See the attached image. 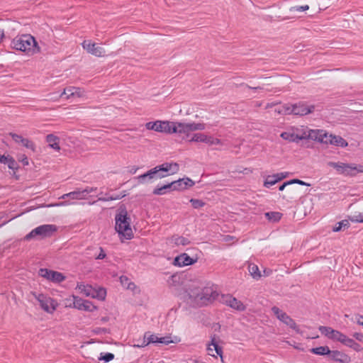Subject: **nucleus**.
Instances as JSON below:
<instances>
[{
	"label": "nucleus",
	"mask_w": 363,
	"mask_h": 363,
	"mask_svg": "<svg viewBox=\"0 0 363 363\" xmlns=\"http://www.w3.org/2000/svg\"><path fill=\"white\" fill-rule=\"evenodd\" d=\"M145 127L147 130H153L157 132L184 135L183 138H184L188 137L191 132L204 130L205 124L194 122L180 123L156 121L147 123Z\"/></svg>",
	"instance_id": "f257e3e1"
},
{
	"label": "nucleus",
	"mask_w": 363,
	"mask_h": 363,
	"mask_svg": "<svg viewBox=\"0 0 363 363\" xmlns=\"http://www.w3.org/2000/svg\"><path fill=\"white\" fill-rule=\"evenodd\" d=\"M218 296L213 287H193L186 291V301L192 307H202L211 303Z\"/></svg>",
	"instance_id": "f03ea898"
},
{
	"label": "nucleus",
	"mask_w": 363,
	"mask_h": 363,
	"mask_svg": "<svg viewBox=\"0 0 363 363\" xmlns=\"http://www.w3.org/2000/svg\"><path fill=\"white\" fill-rule=\"evenodd\" d=\"M11 47L16 50L27 52L28 55H33L40 51L35 38L30 34L17 35L12 40Z\"/></svg>",
	"instance_id": "7ed1b4c3"
},
{
	"label": "nucleus",
	"mask_w": 363,
	"mask_h": 363,
	"mask_svg": "<svg viewBox=\"0 0 363 363\" xmlns=\"http://www.w3.org/2000/svg\"><path fill=\"white\" fill-rule=\"evenodd\" d=\"M115 220V228L117 233L126 240L132 239L133 233L130 224V218L125 208L120 209L119 212L116 213Z\"/></svg>",
	"instance_id": "20e7f679"
},
{
	"label": "nucleus",
	"mask_w": 363,
	"mask_h": 363,
	"mask_svg": "<svg viewBox=\"0 0 363 363\" xmlns=\"http://www.w3.org/2000/svg\"><path fill=\"white\" fill-rule=\"evenodd\" d=\"M57 228L55 225H41L32 230L28 234H27L25 236L24 239L26 240H30L33 238L41 240L47 238H50L55 232H57Z\"/></svg>",
	"instance_id": "39448f33"
},
{
	"label": "nucleus",
	"mask_w": 363,
	"mask_h": 363,
	"mask_svg": "<svg viewBox=\"0 0 363 363\" xmlns=\"http://www.w3.org/2000/svg\"><path fill=\"white\" fill-rule=\"evenodd\" d=\"M33 295L38 300L40 303V306L43 310L48 313H53V312L56 310L58 303L57 301L43 294H36L33 293Z\"/></svg>",
	"instance_id": "423d86ee"
},
{
	"label": "nucleus",
	"mask_w": 363,
	"mask_h": 363,
	"mask_svg": "<svg viewBox=\"0 0 363 363\" xmlns=\"http://www.w3.org/2000/svg\"><path fill=\"white\" fill-rule=\"evenodd\" d=\"M39 276L55 283H61L65 279V277L61 272L41 268L38 271Z\"/></svg>",
	"instance_id": "0eeeda50"
},
{
	"label": "nucleus",
	"mask_w": 363,
	"mask_h": 363,
	"mask_svg": "<svg viewBox=\"0 0 363 363\" xmlns=\"http://www.w3.org/2000/svg\"><path fill=\"white\" fill-rule=\"evenodd\" d=\"M272 311L279 320L283 322L289 328L296 330L297 332L298 331V326L296 325L295 321L285 312L282 311L277 306H273L272 308Z\"/></svg>",
	"instance_id": "6e6552de"
},
{
	"label": "nucleus",
	"mask_w": 363,
	"mask_h": 363,
	"mask_svg": "<svg viewBox=\"0 0 363 363\" xmlns=\"http://www.w3.org/2000/svg\"><path fill=\"white\" fill-rule=\"evenodd\" d=\"M221 301L228 306H230L238 311H244L246 309V306L242 303V302L238 300L230 294L223 295Z\"/></svg>",
	"instance_id": "1a4fd4ad"
},
{
	"label": "nucleus",
	"mask_w": 363,
	"mask_h": 363,
	"mask_svg": "<svg viewBox=\"0 0 363 363\" xmlns=\"http://www.w3.org/2000/svg\"><path fill=\"white\" fill-rule=\"evenodd\" d=\"M160 174L163 175V178L169 175L173 174L178 172L179 164L176 162H164L160 165H157L155 167Z\"/></svg>",
	"instance_id": "9d476101"
},
{
	"label": "nucleus",
	"mask_w": 363,
	"mask_h": 363,
	"mask_svg": "<svg viewBox=\"0 0 363 363\" xmlns=\"http://www.w3.org/2000/svg\"><path fill=\"white\" fill-rule=\"evenodd\" d=\"M73 307L78 310L91 312L96 309V307L91 301L75 296H73Z\"/></svg>",
	"instance_id": "9b49d317"
},
{
	"label": "nucleus",
	"mask_w": 363,
	"mask_h": 363,
	"mask_svg": "<svg viewBox=\"0 0 363 363\" xmlns=\"http://www.w3.org/2000/svg\"><path fill=\"white\" fill-rule=\"evenodd\" d=\"M163 175L160 174L157 170L154 167L147 171L146 173L137 177L139 184H145L152 182L154 179H162Z\"/></svg>",
	"instance_id": "f8f14e48"
},
{
	"label": "nucleus",
	"mask_w": 363,
	"mask_h": 363,
	"mask_svg": "<svg viewBox=\"0 0 363 363\" xmlns=\"http://www.w3.org/2000/svg\"><path fill=\"white\" fill-rule=\"evenodd\" d=\"M82 47L89 53L96 57L105 55V50L102 47L98 46L96 43H92L91 40H84L82 43Z\"/></svg>",
	"instance_id": "ddd939ff"
},
{
	"label": "nucleus",
	"mask_w": 363,
	"mask_h": 363,
	"mask_svg": "<svg viewBox=\"0 0 363 363\" xmlns=\"http://www.w3.org/2000/svg\"><path fill=\"white\" fill-rule=\"evenodd\" d=\"M293 114L301 116H306L308 113H313L315 109V106H307L303 102H298L297 104H293Z\"/></svg>",
	"instance_id": "4468645a"
},
{
	"label": "nucleus",
	"mask_w": 363,
	"mask_h": 363,
	"mask_svg": "<svg viewBox=\"0 0 363 363\" xmlns=\"http://www.w3.org/2000/svg\"><path fill=\"white\" fill-rule=\"evenodd\" d=\"M189 141L193 142H202L208 145H220L222 142L218 138H214L211 136L206 135L203 133H196L193 135Z\"/></svg>",
	"instance_id": "2eb2a0df"
},
{
	"label": "nucleus",
	"mask_w": 363,
	"mask_h": 363,
	"mask_svg": "<svg viewBox=\"0 0 363 363\" xmlns=\"http://www.w3.org/2000/svg\"><path fill=\"white\" fill-rule=\"evenodd\" d=\"M173 191H182L188 189L194 185V182L189 178L179 179L172 182Z\"/></svg>",
	"instance_id": "dca6fc26"
},
{
	"label": "nucleus",
	"mask_w": 363,
	"mask_h": 363,
	"mask_svg": "<svg viewBox=\"0 0 363 363\" xmlns=\"http://www.w3.org/2000/svg\"><path fill=\"white\" fill-rule=\"evenodd\" d=\"M329 359L340 363H350L351 362L349 355L338 350H330Z\"/></svg>",
	"instance_id": "f3484780"
},
{
	"label": "nucleus",
	"mask_w": 363,
	"mask_h": 363,
	"mask_svg": "<svg viewBox=\"0 0 363 363\" xmlns=\"http://www.w3.org/2000/svg\"><path fill=\"white\" fill-rule=\"evenodd\" d=\"M196 261V259L190 257L187 254L183 253L175 257L174 264L179 267H184L193 264Z\"/></svg>",
	"instance_id": "a211bd4d"
},
{
	"label": "nucleus",
	"mask_w": 363,
	"mask_h": 363,
	"mask_svg": "<svg viewBox=\"0 0 363 363\" xmlns=\"http://www.w3.org/2000/svg\"><path fill=\"white\" fill-rule=\"evenodd\" d=\"M63 95L66 96V99H69L72 96H77L80 97L82 95V92L80 88L69 86L64 89V91L59 96L60 97H62Z\"/></svg>",
	"instance_id": "6ab92c4d"
},
{
	"label": "nucleus",
	"mask_w": 363,
	"mask_h": 363,
	"mask_svg": "<svg viewBox=\"0 0 363 363\" xmlns=\"http://www.w3.org/2000/svg\"><path fill=\"white\" fill-rule=\"evenodd\" d=\"M344 175L354 177L357 173H363V165H356L354 164H348L347 167L345 169Z\"/></svg>",
	"instance_id": "aec40b11"
},
{
	"label": "nucleus",
	"mask_w": 363,
	"mask_h": 363,
	"mask_svg": "<svg viewBox=\"0 0 363 363\" xmlns=\"http://www.w3.org/2000/svg\"><path fill=\"white\" fill-rule=\"evenodd\" d=\"M321 134H323V130H311L308 128L306 139H311L318 142L323 141V139H320Z\"/></svg>",
	"instance_id": "412c9836"
},
{
	"label": "nucleus",
	"mask_w": 363,
	"mask_h": 363,
	"mask_svg": "<svg viewBox=\"0 0 363 363\" xmlns=\"http://www.w3.org/2000/svg\"><path fill=\"white\" fill-rule=\"evenodd\" d=\"M172 188L173 187H172V183L170 182V183L164 184L162 186H157L156 188L154 189L152 193L155 195H164L168 192L172 191H173Z\"/></svg>",
	"instance_id": "4be33fe9"
},
{
	"label": "nucleus",
	"mask_w": 363,
	"mask_h": 363,
	"mask_svg": "<svg viewBox=\"0 0 363 363\" xmlns=\"http://www.w3.org/2000/svg\"><path fill=\"white\" fill-rule=\"evenodd\" d=\"M213 350L216 351L218 355L223 358V349L215 341V338H213L211 340V343L208 345V350L209 352L208 354L213 357H215V354L211 353V352H212Z\"/></svg>",
	"instance_id": "5701e85b"
},
{
	"label": "nucleus",
	"mask_w": 363,
	"mask_h": 363,
	"mask_svg": "<svg viewBox=\"0 0 363 363\" xmlns=\"http://www.w3.org/2000/svg\"><path fill=\"white\" fill-rule=\"evenodd\" d=\"M281 138L285 140L298 143L300 141V137L295 135L293 130L285 131L281 133Z\"/></svg>",
	"instance_id": "b1692460"
},
{
	"label": "nucleus",
	"mask_w": 363,
	"mask_h": 363,
	"mask_svg": "<svg viewBox=\"0 0 363 363\" xmlns=\"http://www.w3.org/2000/svg\"><path fill=\"white\" fill-rule=\"evenodd\" d=\"M62 199L69 198L70 199H84L85 196L83 189H78L74 191L65 194L62 196Z\"/></svg>",
	"instance_id": "393cba45"
},
{
	"label": "nucleus",
	"mask_w": 363,
	"mask_h": 363,
	"mask_svg": "<svg viewBox=\"0 0 363 363\" xmlns=\"http://www.w3.org/2000/svg\"><path fill=\"white\" fill-rule=\"evenodd\" d=\"M59 138L54 135L53 134H49L46 136V142L48 143L51 148L55 150H59L60 149L59 145Z\"/></svg>",
	"instance_id": "a878e982"
},
{
	"label": "nucleus",
	"mask_w": 363,
	"mask_h": 363,
	"mask_svg": "<svg viewBox=\"0 0 363 363\" xmlns=\"http://www.w3.org/2000/svg\"><path fill=\"white\" fill-rule=\"evenodd\" d=\"M291 130L294 131L295 135L300 137V140H306V133L308 131V127L301 126L298 127H292Z\"/></svg>",
	"instance_id": "bb28decb"
},
{
	"label": "nucleus",
	"mask_w": 363,
	"mask_h": 363,
	"mask_svg": "<svg viewBox=\"0 0 363 363\" xmlns=\"http://www.w3.org/2000/svg\"><path fill=\"white\" fill-rule=\"evenodd\" d=\"M311 352L317 355H328L329 357L330 350L328 346H320L315 348H312Z\"/></svg>",
	"instance_id": "cd10ccee"
},
{
	"label": "nucleus",
	"mask_w": 363,
	"mask_h": 363,
	"mask_svg": "<svg viewBox=\"0 0 363 363\" xmlns=\"http://www.w3.org/2000/svg\"><path fill=\"white\" fill-rule=\"evenodd\" d=\"M330 145H333L338 147H345L348 145L347 142L339 135H334L332 140L329 141Z\"/></svg>",
	"instance_id": "c85d7f7f"
},
{
	"label": "nucleus",
	"mask_w": 363,
	"mask_h": 363,
	"mask_svg": "<svg viewBox=\"0 0 363 363\" xmlns=\"http://www.w3.org/2000/svg\"><path fill=\"white\" fill-rule=\"evenodd\" d=\"M347 165H348V164L342 163V162H330L329 163L330 167H333L334 169H335L337 170V172L338 173L342 174H345V169H346V168L347 167Z\"/></svg>",
	"instance_id": "c756f323"
},
{
	"label": "nucleus",
	"mask_w": 363,
	"mask_h": 363,
	"mask_svg": "<svg viewBox=\"0 0 363 363\" xmlns=\"http://www.w3.org/2000/svg\"><path fill=\"white\" fill-rule=\"evenodd\" d=\"M249 272L250 273L251 276L256 280H258L261 278L262 274L260 273V271L258 268V267L255 264H250L249 265Z\"/></svg>",
	"instance_id": "7c9ffc66"
},
{
	"label": "nucleus",
	"mask_w": 363,
	"mask_h": 363,
	"mask_svg": "<svg viewBox=\"0 0 363 363\" xmlns=\"http://www.w3.org/2000/svg\"><path fill=\"white\" fill-rule=\"evenodd\" d=\"M278 182H279L278 175H276V174L273 175H269L264 181V186L267 188H269Z\"/></svg>",
	"instance_id": "2f4dec72"
},
{
	"label": "nucleus",
	"mask_w": 363,
	"mask_h": 363,
	"mask_svg": "<svg viewBox=\"0 0 363 363\" xmlns=\"http://www.w3.org/2000/svg\"><path fill=\"white\" fill-rule=\"evenodd\" d=\"M264 216L269 221L277 222L281 219L282 214L279 212L271 211L265 213Z\"/></svg>",
	"instance_id": "473e14b6"
},
{
	"label": "nucleus",
	"mask_w": 363,
	"mask_h": 363,
	"mask_svg": "<svg viewBox=\"0 0 363 363\" xmlns=\"http://www.w3.org/2000/svg\"><path fill=\"white\" fill-rule=\"evenodd\" d=\"M345 345L353 349L354 350L359 352L362 350V347L361 345L356 342L354 340L349 338L347 337V340H345V342L344 344Z\"/></svg>",
	"instance_id": "72a5a7b5"
},
{
	"label": "nucleus",
	"mask_w": 363,
	"mask_h": 363,
	"mask_svg": "<svg viewBox=\"0 0 363 363\" xmlns=\"http://www.w3.org/2000/svg\"><path fill=\"white\" fill-rule=\"evenodd\" d=\"M172 240L174 241V244L177 245L185 246L190 243L189 240L183 236L174 235V236H172Z\"/></svg>",
	"instance_id": "f704fd0d"
},
{
	"label": "nucleus",
	"mask_w": 363,
	"mask_h": 363,
	"mask_svg": "<svg viewBox=\"0 0 363 363\" xmlns=\"http://www.w3.org/2000/svg\"><path fill=\"white\" fill-rule=\"evenodd\" d=\"M318 330H320L322 335L326 336L329 339H332V336L335 330L332 328L328 326H320L318 328Z\"/></svg>",
	"instance_id": "c9c22d12"
},
{
	"label": "nucleus",
	"mask_w": 363,
	"mask_h": 363,
	"mask_svg": "<svg viewBox=\"0 0 363 363\" xmlns=\"http://www.w3.org/2000/svg\"><path fill=\"white\" fill-rule=\"evenodd\" d=\"M347 338V337L345 335L335 330L331 340L340 342L344 345Z\"/></svg>",
	"instance_id": "e433bc0d"
},
{
	"label": "nucleus",
	"mask_w": 363,
	"mask_h": 363,
	"mask_svg": "<svg viewBox=\"0 0 363 363\" xmlns=\"http://www.w3.org/2000/svg\"><path fill=\"white\" fill-rule=\"evenodd\" d=\"M294 108L293 104H284L279 110H276L279 114H293L292 109Z\"/></svg>",
	"instance_id": "4c0bfd02"
},
{
	"label": "nucleus",
	"mask_w": 363,
	"mask_h": 363,
	"mask_svg": "<svg viewBox=\"0 0 363 363\" xmlns=\"http://www.w3.org/2000/svg\"><path fill=\"white\" fill-rule=\"evenodd\" d=\"M350 226V222L348 220H342L338 222L335 226L333 227V230L334 232L340 231L342 228H347Z\"/></svg>",
	"instance_id": "58836bf2"
},
{
	"label": "nucleus",
	"mask_w": 363,
	"mask_h": 363,
	"mask_svg": "<svg viewBox=\"0 0 363 363\" xmlns=\"http://www.w3.org/2000/svg\"><path fill=\"white\" fill-rule=\"evenodd\" d=\"M189 201L191 203L192 207L195 209H199L203 207L206 204L202 200L196 199H191Z\"/></svg>",
	"instance_id": "ea45409f"
},
{
	"label": "nucleus",
	"mask_w": 363,
	"mask_h": 363,
	"mask_svg": "<svg viewBox=\"0 0 363 363\" xmlns=\"http://www.w3.org/2000/svg\"><path fill=\"white\" fill-rule=\"evenodd\" d=\"M158 337L154 334H151L150 332H146L145 333V339H147L146 344L154 343L156 344Z\"/></svg>",
	"instance_id": "a19ab883"
},
{
	"label": "nucleus",
	"mask_w": 363,
	"mask_h": 363,
	"mask_svg": "<svg viewBox=\"0 0 363 363\" xmlns=\"http://www.w3.org/2000/svg\"><path fill=\"white\" fill-rule=\"evenodd\" d=\"M21 144L23 146L26 147V148L30 149L33 152H35V145L34 143L32 142L31 140H28V138H23V140L21 142Z\"/></svg>",
	"instance_id": "79ce46f5"
},
{
	"label": "nucleus",
	"mask_w": 363,
	"mask_h": 363,
	"mask_svg": "<svg viewBox=\"0 0 363 363\" xmlns=\"http://www.w3.org/2000/svg\"><path fill=\"white\" fill-rule=\"evenodd\" d=\"M334 138V135L330 134L328 135V133L323 130V134H321L320 139H323V141H319V143H324V144H330L329 141L332 140Z\"/></svg>",
	"instance_id": "37998d69"
},
{
	"label": "nucleus",
	"mask_w": 363,
	"mask_h": 363,
	"mask_svg": "<svg viewBox=\"0 0 363 363\" xmlns=\"http://www.w3.org/2000/svg\"><path fill=\"white\" fill-rule=\"evenodd\" d=\"M114 354L112 353H101L100 357H99V361H104L105 362H108L111 360L113 359Z\"/></svg>",
	"instance_id": "c03bdc74"
},
{
	"label": "nucleus",
	"mask_w": 363,
	"mask_h": 363,
	"mask_svg": "<svg viewBox=\"0 0 363 363\" xmlns=\"http://www.w3.org/2000/svg\"><path fill=\"white\" fill-rule=\"evenodd\" d=\"M290 199H294L301 194V191L295 187L289 188L288 190Z\"/></svg>",
	"instance_id": "a18cd8bd"
},
{
	"label": "nucleus",
	"mask_w": 363,
	"mask_h": 363,
	"mask_svg": "<svg viewBox=\"0 0 363 363\" xmlns=\"http://www.w3.org/2000/svg\"><path fill=\"white\" fill-rule=\"evenodd\" d=\"M106 295V291L104 289H99V291H96V295H92V297H96L99 300H104Z\"/></svg>",
	"instance_id": "49530a36"
},
{
	"label": "nucleus",
	"mask_w": 363,
	"mask_h": 363,
	"mask_svg": "<svg viewBox=\"0 0 363 363\" xmlns=\"http://www.w3.org/2000/svg\"><path fill=\"white\" fill-rule=\"evenodd\" d=\"M172 342L173 341L171 340V337L165 336V337H158L156 344L160 343V344H163V345H167Z\"/></svg>",
	"instance_id": "de8ad7c7"
},
{
	"label": "nucleus",
	"mask_w": 363,
	"mask_h": 363,
	"mask_svg": "<svg viewBox=\"0 0 363 363\" xmlns=\"http://www.w3.org/2000/svg\"><path fill=\"white\" fill-rule=\"evenodd\" d=\"M350 220L352 222L363 223V213H358L350 217Z\"/></svg>",
	"instance_id": "09e8293b"
},
{
	"label": "nucleus",
	"mask_w": 363,
	"mask_h": 363,
	"mask_svg": "<svg viewBox=\"0 0 363 363\" xmlns=\"http://www.w3.org/2000/svg\"><path fill=\"white\" fill-rule=\"evenodd\" d=\"M7 164L8 167L11 169L14 170L18 169V164L12 157L9 159Z\"/></svg>",
	"instance_id": "8fccbe9b"
},
{
	"label": "nucleus",
	"mask_w": 363,
	"mask_h": 363,
	"mask_svg": "<svg viewBox=\"0 0 363 363\" xmlns=\"http://www.w3.org/2000/svg\"><path fill=\"white\" fill-rule=\"evenodd\" d=\"M309 9V6L308 5L304 6H292L290 9L291 11H305Z\"/></svg>",
	"instance_id": "3c124183"
},
{
	"label": "nucleus",
	"mask_w": 363,
	"mask_h": 363,
	"mask_svg": "<svg viewBox=\"0 0 363 363\" xmlns=\"http://www.w3.org/2000/svg\"><path fill=\"white\" fill-rule=\"evenodd\" d=\"M12 139L17 143H21V142L23 140V138L21 135H19L16 133H10L9 134Z\"/></svg>",
	"instance_id": "603ef678"
},
{
	"label": "nucleus",
	"mask_w": 363,
	"mask_h": 363,
	"mask_svg": "<svg viewBox=\"0 0 363 363\" xmlns=\"http://www.w3.org/2000/svg\"><path fill=\"white\" fill-rule=\"evenodd\" d=\"M96 191H97V188L96 187H89V186H87L86 188L83 189V191H84L85 197L86 196V195L88 194L92 193V192H95Z\"/></svg>",
	"instance_id": "864d4df0"
},
{
	"label": "nucleus",
	"mask_w": 363,
	"mask_h": 363,
	"mask_svg": "<svg viewBox=\"0 0 363 363\" xmlns=\"http://www.w3.org/2000/svg\"><path fill=\"white\" fill-rule=\"evenodd\" d=\"M120 199V197H113V196H107V197H100L99 198V201H113V200H117Z\"/></svg>",
	"instance_id": "5fc2aeb1"
},
{
	"label": "nucleus",
	"mask_w": 363,
	"mask_h": 363,
	"mask_svg": "<svg viewBox=\"0 0 363 363\" xmlns=\"http://www.w3.org/2000/svg\"><path fill=\"white\" fill-rule=\"evenodd\" d=\"M99 250H100V253L96 257V259H104L106 257V255L104 252V249L101 247H99Z\"/></svg>",
	"instance_id": "6e6d98bb"
},
{
	"label": "nucleus",
	"mask_w": 363,
	"mask_h": 363,
	"mask_svg": "<svg viewBox=\"0 0 363 363\" xmlns=\"http://www.w3.org/2000/svg\"><path fill=\"white\" fill-rule=\"evenodd\" d=\"M353 337L358 341L363 342V334L360 333H355L353 334Z\"/></svg>",
	"instance_id": "4d7b16f0"
},
{
	"label": "nucleus",
	"mask_w": 363,
	"mask_h": 363,
	"mask_svg": "<svg viewBox=\"0 0 363 363\" xmlns=\"http://www.w3.org/2000/svg\"><path fill=\"white\" fill-rule=\"evenodd\" d=\"M11 156H5V155H0V162L3 164H7L9 159H10Z\"/></svg>",
	"instance_id": "13d9d810"
},
{
	"label": "nucleus",
	"mask_w": 363,
	"mask_h": 363,
	"mask_svg": "<svg viewBox=\"0 0 363 363\" xmlns=\"http://www.w3.org/2000/svg\"><path fill=\"white\" fill-rule=\"evenodd\" d=\"M91 291H92V288L91 286H87L86 288V290H84L83 293L86 296H92V295H94V294L91 293Z\"/></svg>",
	"instance_id": "bf43d9fd"
},
{
	"label": "nucleus",
	"mask_w": 363,
	"mask_h": 363,
	"mask_svg": "<svg viewBox=\"0 0 363 363\" xmlns=\"http://www.w3.org/2000/svg\"><path fill=\"white\" fill-rule=\"evenodd\" d=\"M276 175H278V178L279 179V181H281L287 177L288 173L287 172H281V173L276 174Z\"/></svg>",
	"instance_id": "052dcab7"
},
{
	"label": "nucleus",
	"mask_w": 363,
	"mask_h": 363,
	"mask_svg": "<svg viewBox=\"0 0 363 363\" xmlns=\"http://www.w3.org/2000/svg\"><path fill=\"white\" fill-rule=\"evenodd\" d=\"M120 279H121V284L125 286L126 284L129 283L128 282V278L127 277H125V276H121L120 277Z\"/></svg>",
	"instance_id": "680f3d73"
},
{
	"label": "nucleus",
	"mask_w": 363,
	"mask_h": 363,
	"mask_svg": "<svg viewBox=\"0 0 363 363\" xmlns=\"http://www.w3.org/2000/svg\"><path fill=\"white\" fill-rule=\"evenodd\" d=\"M21 162L24 166L28 165V157L26 155H23V157L21 159Z\"/></svg>",
	"instance_id": "e2e57ef3"
},
{
	"label": "nucleus",
	"mask_w": 363,
	"mask_h": 363,
	"mask_svg": "<svg viewBox=\"0 0 363 363\" xmlns=\"http://www.w3.org/2000/svg\"><path fill=\"white\" fill-rule=\"evenodd\" d=\"M290 185V182H289L288 181L284 182V184H282L281 186H279V191H283L286 186H289Z\"/></svg>",
	"instance_id": "0e129e2a"
},
{
	"label": "nucleus",
	"mask_w": 363,
	"mask_h": 363,
	"mask_svg": "<svg viewBox=\"0 0 363 363\" xmlns=\"http://www.w3.org/2000/svg\"><path fill=\"white\" fill-rule=\"evenodd\" d=\"M357 324L363 326V316L362 315H359V316L357 317Z\"/></svg>",
	"instance_id": "69168bd1"
},
{
	"label": "nucleus",
	"mask_w": 363,
	"mask_h": 363,
	"mask_svg": "<svg viewBox=\"0 0 363 363\" xmlns=\"http://www.w3.org/2000/svg\"><path fill=\"white\" fill-rule=\"evenodd\" d=\"M87 286H85L84 284H78L77 285V288L79 289V290L83 293L84 290H86V288Z\"/></svg>",
	"instance_id": "338daca9"
},
{
	"label": "nucleus",
	"mask_w": 363,
	"mask_h": 363,
	"mask_svg": "<svg viewBox=\"0 0 363 363\" xmlns=\"http://www.w3.org/2000/svg\"><path fill=\"white\" fill-rule=\"evenodd\" d=\"M135 288V284L133 282H129L127 285V289L133 290Z\"/></svg>",
	"instance_id": "774afa93"
}]
</instances>
